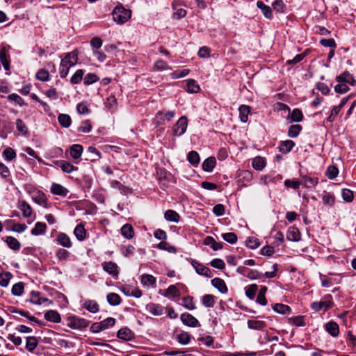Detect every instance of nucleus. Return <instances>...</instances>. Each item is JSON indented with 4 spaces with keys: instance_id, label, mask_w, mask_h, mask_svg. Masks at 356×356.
Masks as SVG:
<instances>
[{
    "instance_id": "1",
    "label": "nucleus",
    "mask_w": 356,
    "mask_h": 356,
    "mask_svg": "<svg viewBox=\"0 0 356 356\" xmlns=\"http://www.w3.org/2000/svg\"><path fill=\"white\" fill-rule=\"evenodd\" d=\"M78 54L79 52L76 49L71 52L65 54L60 64V76L61 78H65L69 73L70 69L77 63Z\"/></svg>"
},
{
    "instance_id": "2",
    "label": "nucleus",
    "mask_w": 356,
    "mask_h": 356,
    "mask_svg": "<svg viewBox=\"0 0 356 356\" xmlns=\"http://www.w3.org/2000/svg\"><path fill=\"white\" fill-rule=\"evenodd\" d=\"M113 19L118 24H124L127 22L131 16V10L125 8L122 5L115 6L112 13Z\"/></svg>"
},
{
    "instance_id": "3",
    "label": "nucleus",
    "mask_w": 356,
    "mask_h": 356,
    "mask_svg": "<svg viewBox=\"0 0 356 356\" xmlns=\"http://www.w3.org/2000/svg\"><path fill=\"white\" fill-rule=\"evenodd\" d=\"M89 321L76 316H71L67 318V326L74 330H83L89 325Z\"/></svg>"
},
{
    "instance_id": "4",
    "label": "nucleus",
    "mask_w": 356,
    "mask_h": 356,
    "mask_svg": "<svg viewBox=\"0 0 356 356\" xmlns=\"http://www.w3.org/2000/svg\"><path fill=\"white\" fill-rule=\"evenodd\" d=\"M188 127V119L186 116H181L175 124L172 134L174 136H181L184 134Z\"/></svg>"
},
{
    "instance_id": "5",
    "label": "nucleus",
    "mask_w": 356,
    "mask_h": 356,
    "mask_svg": "<svg viewBox=\"0 0 356 356\" xmlns=\"http://www.w3.org/2000/svg\"><path fill=\"white\" fill-rule=\"evenodd\" d=\"M192 266L195 268L196 273L199 275H204L207 277L213 276L212 272L208 267L205 266L199 261L192 259L191 261Z\"/></svg>"
},
{
    "instance_id": "6",
    "label": "nucleus",
    "mask_w": 356,
    "mask_h": 356,
    "mask_svg": "<svg viewBox=\"0 0 356 356\" xmlns=\"http://www.w3.org/2000/svg\"><path fill=\"white\" fill-rule=\"evenodd\" d=\"M102 268L107 273L111 275L114 278H118L119 275V267L113 261H105L102 264Z\"/></svg>"
},
{
    "instance_id": "7",
    "label": "nucleus",
    "mask_w": 356,
    "mask_h": 356,
    "mask_svg": "<svg viewBox=\"0 0 356 356\" xmlns=\"http://www.w3.org/2000/svg\"><path fill=\"white\" fill-rule=\"evenodd\" d=\"M180 319L183 324L188 327H195L200 325L198 320L187 312L181 314Z\"/></svg>"
},
{
    "instance_id": "8",
    "label": "nucleus",
    "mask_w": 356,
    "mask_h": 356,
    "mask_svg": "<svg viewBox=\"0 0 356 356\" xmlns=\"http://www.w3.org/2000/svg\"><path fill=\"white\" fill-rule=\"evenodd\" d=\"M300 177V185H303L305 188L314 187L318 183V177H310L307 175H302L301 172Z\"/></svg>"
},
{
    "instance_id": "9",
    "label": "nucleus",
    "mask_w": 356,
    "mask_h": 356,
    "mask_svg": "<svg viewBox=\"0 0 356 356\" xmlns=\"http://www.w3.org/2000/svg\"><path fill=\"white\" fill-rule=\"evenodd\" d=\"M332 306L333 302L332 300L314 302L311 304V308L316 312H319L323 309L324 311H327L331 309Z\"/></svg>"
},
{
    "instance_id": "10",
    "label": "nucleus",
    "mask_w": 356,
    "mask_h": 356,
    "mask_svg": "<svg viewBox=\"0 0 356 356\" xmlns=\"http://www.w3.org/2000/svg\"><path fill=\"white\" fill-rule=\"evenodd\" d=\"M117 337L123 341H131L135 338L134 332L129 328L125 327L118 330Z\"/></svg>"
},
{
    "instance_id": "11",
    "label": "nucleus",
    "mask_w": 356,
    "mask_h": 356,
    "mask_svg": "<svg viewBox=\"0 0 356 356\" xmlns=\"http://www.w3.org/2000/svg\"><path fill=\"white\" fill-rule=\"evenodd\" d=\"M122 291L127 296H133L135 298H140L143 295L142 291L138 288L131 286H124Z\"/></svg>"
},
{
    "instance_id": "12",
    "label": "nucleus",
    "mask_w": 356,
    "mask_h": 356,
    "mask_svg": "<svg viewBox=\"0 0 356 356\" xmlns=\"http://www.w3.org/2000/svg\"><path fill=\"white\" fill-rule=\"evenodd\" d=\"M180 3L178 2L174 1L172 4V8L175 10L173 13V18L176 19H180L186 17L187 14V11L185 9L180 8Z\"/></svg>"
},
{
    "instance_id": "13",
    "label": "nucleus",
    "mask_w": 356,
    "mask_h": 356,
    "mask_svg": "<svg viewBox=\"0 0 356 356\" xmlns=\"http://www.w3.org/2000/svg\"><path fill=\"white\" fill-rule=\"evenodd\" d=\"M56 241L58 243L63 247L70 248L72 246V243L70 237L63 232H60L56 236Z\"/></svg>"
},
{
    "instance_id": "14",
    "label": "nucleus",
    "mask_w": 356,
    "mask_h": 356,
    "mask_svg": "<svg viewBox=\"0 0 356 356\" xmlns=\"http://www.w3.org/2000/svg\"><path fill=\"white\" fill-rule=\"evenodd\" d=\"M50 191L52 194L63 197H66L69 193V191L66 188L56 183L52 184Z\"/></svg>"
},
{
    "instance_id": "15",
    "label": "nucleus",
    "mask_w": 356,
    "mask_h": 356,
    "mask_svg": "<svg viewBox=\"0 0 356 356\" xmlns=\"http://www.w3.org/2000/svg\"><path fill=\"white\" fill-rule=\"evenodd\" d=\"M17 208L22 212L24 218H29L32 214V208L25 200H19Z\"/></svg>"
},
{
    "instance_id": "16",
    "label": "nucleus",
    "mask_w": 356,
    "mask_h": 356,
    "mask_svg": "<svg viewBox=\"0 0 356 356\" xmlns=\"http://www.w3.org/2000/svg\"><path fill=\"white\" fill-rule=\"evenodd\" d=\"M55 163L60 167L63 172L65 173H71L73 171L77 170L78 167L73 165L71 163L65 161H56Z\"/></svg>"
},
{
    "instance_id": "17",
    "label": "nucleus",
    "mask_w": 356,
    "mask_h": 356,
    "mask_svg": "<svg viewBox=\"0 0 356 356\" xmlns=\"http://www.w3.org/2000/svg\"><path fill=\"white\" fill-rule=\"evenodd\" d=\"M257 6L261 10L264 17L267 19H271L273 17V10L269 6L266 5L263 1H258Z\"/></svg>"
},
{
    "instance_id": "18",
    "label": "nucleus",
    "mask_w": 356,
    "mask_h": 356,
    "mask_svg": "<svg viewBox=\"0 0 356 356\" xmlns=\"http://www.w3.org/2000/svg\"><path fill=\"white\" fill-rule=\"evenodd\" d=\"M325 330L333 337H336L339 334V325L333 321H329L325 324Z\"/></svg>"
},
{
    "instance_id": "19",
    "label": "nucleus",
    "mask_w": 356,
    "mask_h": 356,
    "mask_svg": "<svg viewBox=\"0 0 356 356\" xmlns=\"http://www.w3.org/2000/svg\"><path fill=\"white\" fill-rule=\"evenodd\" d=\"M336 80L339 83H350L352 85H355L356 83L352 74H350L349 72L345 71L339 76H337Z\"/></svg>"
},
{
    "instance_id": "20",
    "label": "nucleus",
    "mask_w": 356,
    "mask_h": 356,
    "mask_svg": "<svg viewBox=\"0 0 356 356\" xmlns=\"http://www.w3.org/2000/svg\"><path fill=\"white\" fill-rule=\"evenodd\" d=\"M0 60L6 70H10V58L7 54V49L5 47L0 49Z\"/></svg>"
},
{
    "instance_id": "21",
    "label": "nucleus",
    "mask_w": 356,
    "mask_h": 356,
    "mask_svg": "<svg viewBox=\"0 0 356 356\" xmlns=\"http://www.w3.org/2000/svg\"><path fill=\"white\" fill-rule=\"evenodd\" d=\"M33 200L35 203L40 206L45 208L48 207V200L45 194L41 191H38L36 193V194L33 197Z\"/></svg>"
},
{
    "instance_id": "22",
    "label": "nucleus",
    "mask_w": 356,
    "mask_h": 356,
    "mask_svg": "<svg viewBox=\"0 0 356 356\" xmlns=\"http://www.w3.org/2000/svg\"><path fill=\"white\" fill-rule=\"evenodd\" d=\"M301 235L299 229L294 227L289 228L286 233V238L291 241H299L300 240Z\"/></svg>"
},
{
    "instance_id": "23",
    "label": "nucleus",
    "mask_w": 356,
    "mask_h": 356,
    "mask_svg": "<svg viewBox=\"0 0 356 356\" xmlns=\"http://www.w3.org/2000/svg\"><path fill=\"white\" fill-rule=\"evenodd\" d=\"M45 320L58 323L61 322V317L60 314L56 310H49L47 311L44 316Z\"/></svg>"
},
{
    "instance_id": "24",
    "label": "nucleus",
    "mask_w": 356,
    "mask_h": 356,
    "mask_svg": "<svg viewBox=\"0 0 356 356\" xmlns=\"http://www.w3.org/2000/svg\"><path fill=\"white\" fill-rule=\"evenodd\" d=\"M212 285L216 288L220 293H227V287L225 282V281L219 277L213 278L211 280Z\"/></svg>"
},
{
    "instance_id": "25",
    "label": "nucleus",
    "mask_w": 356,
    "mask_h": 356,
    "mask_svg": "<svg viewBox=\"0 0 356 356\" xmlns=\"http://www.w3.org/2000/svg\"><path fill=\"white\" fill-rule=\"evenodd\" d=\"M204 244L210 245L211 248L216 251L223 248V243L221 242H216L213 237L208 236L204 239Z\"/></svg>"
},
{
    "instance_id": "26",
    "label": "nucleus",
    "mask_w": 356,
    "mask_h": 356,
    "mask_svg": "<svg viewBox=\"0 0 356 356\" xmlns=\"http://www.w3.org/2000/svg\"><path fill=\"white\" fill-rule=\"evenodd\" d=\"M216 165V158L210 156L205 159L202 163V169L206 172H211Z\"/></svg>"
},
{
    "instance_id": "27",
    "label": "nucleus",
    "mask_w": 356,
    "mask_h": 356,
    "mask_svg": "<svg viewBox=\"0 0 356 356\" xmlns=\"http://www.w3.org/2000/svg\"><path fill=\"white\" fill-rule=\"evenodd\" d=\"M251 108L248 105H241L238 108L239 118L242 122H246L248 120V115L250 113Z\"/></svg>"
},
{
    "instance_id": "28",
    "label": "nucleus",
    "mask_w": 356,
    "mask_h": 356,
    "mask_svg": "<svg viewBox=\"0 0 356 356\" xmlns=\"http://www.w3.org/2000/svg\"><path fill=\"white\" fill-rule=\"evenodd\" d=\"M248 327L252 330H261L266 327V323L264 321L248 320Z\"/></svg>"
},
{
    "instance_id": "29",
    "label": "nucleus",
    "mask_w": 356,
    "mask_h": 356,
    "mask_svg": "<svg viewBox=\"0 0 356 356\" xmlns=\"http://www.w3.org/2000/svg\"><path fill=\"white\" fill-rule=\"evenodd\" d=\"M83 307L91 313H97L99 310L98 303L93 300H86L83 303Z\"/></svg>"
},
{
    "instance_id": "30",
    "label": "nucleus",
    "mask_w": 356,
    "mask_h": 356,
    "mask_svg": "<svg viewBox=\"0 0 356 356\" xmlns=\"http://www.w3.org/2000/svg\"><path fill=\"white\" fill-rule=\"evenodd\" d=\"M40 292L33 291L31 293V299L30 302L35 304V305H42V303H44L47 301H49V299L47 298H41L40 297Z\"/></svg>"
},
{
    "instance_id": "31",
    "label": "nucleus",
    "mask_w": 356,
    "mask_h": 356,
    "mask_svg": "<svg viewBox=\"0 0 356 356\" xmlns=\"http://www.w3.org/2000/svg\"><path fill=\"white\" fill-rule=\"evenodd\" d=\"M295 143L291 140L282 141L279 145V150L282 154H287L291 151Z\"/></svg>"
},
{
    "instance_id": "32",
    "label": "nucleus",
    "mask_w": 356,
    "mask_h": 356,
    "mask_svg": "<svg viewBox=\"0 0 356 356\" xmlns=\"http://www.w3.org/2000/svg\"><path fill=\"white\" fill-rule=\"evenodd\" d=\"M149 312L154 316H161L164 313V307L155 303H150L147 306Z\"/></svg>"
},
{
    "instance_id": "33",
    "label": "nucleus",
    "mask_w": 356,
    "mask_h": 356,
    "mask_svg": "<svg viewBox=\"0 0 356 356\" xmlns=\"http://www.w3.org/2000/svg\"><path fill=\"white\" fill-rule=\"evenodd\" d=\"M184 89L189 93H197L200 90L199 85L194 79L187 80V83Z\"/></svg>"
},
{
    "instance_id": "34",
    "label": "nucleus",
    "mask_w": 356,
    "mask_h": 356,
    "mask_svg": "<svg viewBox=\"0 0 356 356\" xmlns=\"http://www.w3.org/2000/svg\"><path fill=\"white\" fill-rule=\"evenodd\" d=\"M121 234L124 238L131 239L134 236V230L132 225L128 223L124 225L121 228Z\"/></svg>"
},
{
    "instance_id": "35",
    "label": "nucleus",
    "mask_w": 356,
    "mask_h": 356,
    "mask_svg": "<svg viewBox=\"0 0 356 356\" xmlns=\"http://www.w3.org/2000/svg\"><path fill=\"white\" fill-rule=\"evenodd\" d=\"M74 234L79 241H83L86 237V230L84 225L81 223L77 225L74 230Z\"/></svg>"
},
{
    "instance_id": "36",
    "label": "nucleus",
    "mask_w": 356,
    "mask_h": 356,
    "mask_svg": "<svg viewBox=\"0 0 356 356\" xmlns=\"http://www.w3.org/2000/svg\"><path fill=\"white\" fill-rule=\"evenodd\" d=\"M266 159L259 156L254 158L252 162L253 168L259 171L262 170L266 166Z\"/></svg>"
},
{
    "instance_id": "37",
    "label": "nucleus",
    "mask_w": 356,
    "mask_h": 356,
    "mask_svg": "<svg viewBox=\"0 0 356 356\" xmlns=\"http://www.w3.org/2000/svg\"><path fill=\"white\" fill-rule=\"evenodd\" d=\"M83 147L81 145L74 144L70 147V156L74 159H78L83 153Z\"/></svg>"
},
{
    "instance_id": "38",
    "label": "nucleus",
    "mask_w": 356,
    "mask_h": 356,
    "mask_svg": "<svg viewBox=\"0 0 356 356\" xmlns=\"http://www.w3.org/2000/svg\"><path fill=\"white\" fill-rule=\"evenodd\" d=\"M273 309L281 314H289L291 312V309L289 306L282 303H276L273 306Z\"/></svg>"
},
{
    "instance_id": "39",
    "label": "nucleus",
    "mask_w": 356,
    "mask_h": 356,
    "mask_svg": "<svg viewBox=\"0 0 356 356\" xmlns=\"http://www.w3.org/2000/svg\"><path fill=\"white\" fill-rule=\"evenodd\" d=\"M38 345V339L36 337H28L26 340V348L33 353Z\"/></svg>"
},
{
    "instance_id": "40",
    "label": "nucleus",
    "mask_w": 356,
    "mask_h": 356,
    "mask_svg": "<svg viewBox=\"0 0 356 356\" xmlns=\"http://www.w3.org/2000/svg\"><path fill=\"white\" fill-rule=\"evenodd\" d=\"M191 338L192 337L188 332L182 331L180 334H177L176 339L179 343L187 345L191 342Z\"/></svg>"
},
{
    "instance_id": "41",
    "label": "nucleus",
    "mask_w": 356,
    "mask_h": 356,
    "mask_svg": "<svg viewBox=\"0 0 356 356\" xmlns=\"http://www.w3.org/2000/svg\"><path fill=\"white\" fill-rule=\"evenodd\" d=\"M5 241L10 249L15 251H17L20 249V243L15 237L10 236H6Z\"/></svg>"
},
{
    "instance_id": "42",
    "label": "nucleus",
    "mask_w": 356,
    "mask_h": 356,
    "mask_svg": "<svg viewBox=\"0 0 356 356\" xmlns=\"http://www.w3.org/2000/svg\"><path fill=\"white\" fill-rule=\"evenodd\" d=\"M87 151L91 154L90 156L88 159H87V160H90L92 162H95L99 160L102 158L101 152L93 146L88 147Z\"/></svg>"
},
{
    "instance_id": "43",
    "label": "nucleus",
    "mask_w": 356,
    "mask_h": 356,
    "mask_svg": "<svg viewBox=\"0 0 356 356\" xmlns=\"http://www.w3.org/2000/svg\"><path fill=\"white\" fill-rule=\"evenodd\" d=\"M164 218L168 221L178 222L180 216L177 212L174 210L168 209L164 213Z\"/></svg>"
},
{
    "instance_id": "44",
    "label": "nucleus",
    "mask_w": 356,
    "mask_h": 356,
    "mask_svg": "<svg viewBox=\"0 0 356 356\" xmlns=\"http://www.w3.org/2000/svg\"><path fill=\"white\" fill-rule=\"evenodd\" d=\"M47 225L44 222H38L34 228L31 229V234L38 236L45 233Z\"/></svg>"
},
{
    "instance_id": "45",
    "label": "nucleus",
    "mask_w": 356,
    "mask_h": 356,
    "mask_svg": "<svg viewBox=\"0 0 356 356\" xmlns=\"http://www.w3.org/2000/svg\"><path fill=\"white\" fill-rule=\"evenodd\" d=\"M108 302L113 306L118 305L121 303L122 299L120 296L115 293H109L106 296Z\"/></svg>"
},
{
    "instance_id": "46",
    "label": "nucleus",
    "mask_w": 356,
    "mask_h": 356,
    "mask_svg": "<svg viewBox=\"0 0 356 356\" xmlns=\"http://www.w3.org/2000/svg\"><path fill=\"white\" fill-rule=\"evenodd\" d=\"M181 305L188 310H194L196 307L193 302V297L191 296H185L181 299Z\"/></svg>"
},
{
    "instance_id": "47",
    "label": "nucleus",
    "mask_w": 356,
    "mask_h": 356,
    "mask_svg": "<svg viewBox=\"0 0 356 356\" xmlns=\"http://www.w3.org/2000/svg\"><path fill=\"white\" fill-rule=\"evenodd\" d=\"M288 118L291 120V122H301L303 119L302 112L299 108H295L292 111Z\"/></svg>"
},
{
    "instance_id": "48",
    "label": "nucleus",
    "mask_w": 356,
    "mask_h": 356,
    "mask_svg": "<svg viewBox=\"0 0 356 356\" xmlns=\"http://www.w3.org/2000/svg\"><path fill=\"white\" fill-rule=\"evenodd\" d=\"M164 296L168 298H177L180 296V291L175 285H170L164 293Z\"/></svg>"
},
{
    "instance_id": "49",
    "label": "nucleus",
    "mask_w": 356,
    "mask_h": 356,
    "mask_svg": "<svg viewBox=\"0 0 356 356\" xmlns=\"http://www.w3.org/2000/svg\"><path fill=\"white\" fill-rule=\"evenodd\" d=\"M84 70L82 69L77 70L72 75L70 82L73 85L79 84L83 79Z\"/></svg>"
},
{
    "instance_id": "50",
    "label": "nucleus",
    "mask_w": 356,
    "mask_h": 356,
    "mask_svg": "<svg viewBox=\"0 0 356 356\" xmlns=\"http://www.w3.org/2000/svg\"><path fill=\"white\" fill-rule=\"evenodd\" d=\"M188 162L194 166H197L200 161L199 154L196 151H191L187 155Z\"/></svg>"
},
{
    "instance_id": "51",
    "label": "nucleus",
    "mask_w": 356,
    "mask_h": 356,
    "mask_svg": "<svg viewBox=\"0 0 356 356\" xmlns=\"http://www.w3.org/2000/svg\"><path fill=\"white\" fill-rule=\"evenodd\" d=\"M141 283L145 286H154L156 284V278L149 274H143L141 276Z\"/></svg>"
},
{
    "instance_id": "52",
    "label": "nucleus",
    "mask_w": 356,
    "mask_h": 356,
    "mask_svg": "<svg viewBox=\"0 0 356 356\" xmlns=\"http://www.w3.org/2000/svg\"><path fill=\"white\" fill-rule=\"evenodd\" d=\"M59 124L65 128H67L71 125L72 120L67 114H60L58 117Z\"/></svg>"
},
{
    "instance_id": "53",
    "label": "nucleus",
    "mask_w": 356,
    "mask_h": 356,
    "mask_svg": "<svg viewBox=\"0 0 356 356\" xmlns=\"http://www.w3.org/2000/svg\"><path fill=\"white\" fill-rule=\"evenodd\" d=\"M257 291V284H252L245 288V295L250 300H253L255 298V295Z\"/></svg>"
},
{
    "instance_id": "54",
    "label": "nucleus",
    "mask_w": 356,
    "mask_h": 356,
    "mask_svg": "<svg viewBox=\"0 0 356 356\" xmlns=\"http://www.w3.org/2000/svg\"><path fill=\"white\" fill-rule=\"evenodd\" d=\"M309 49H306L303 53L296 55L293 59L288 60L286 65H295L301 62L308 54Z\"/></svg>"
},
{
    "instance_id": "55",
    "label": "nucleus",
    "mask_w": 356,
    "mask_h": 356,
    "mask_svg": "<svg viewBox=\"0 0 356 356\" xmlns=\"http://www.w3.org/2000/svg\"><path fill=\"white\" fill-rule=\"evenodd\" d=\"M99 80V76L94 73H88L83 78V83L86 86L91 85Z\"/></svg>"
},
{
    "instance_id": "56",
    "label": "nucleus",
    "mask_w": 356,
    "mask_h": 356,
    "mask_svg": "<svg viewBox=\"0 0 356 356\" xmlns=\"http://www.w3.org/2000/svg\"><path fill=\"white\" fill-rule=\"evenodd\" d=\"M16 127L17 131L23 136H27L29 134V129L22 120L17 119L16 120Z\"/></svg>"
},
{
    "instance_id": "57",
    "label": "nucleus",
    "mask_w": 356,
    "mask_h": 356,
    "mask_svg": "<svg viewBox=\"0 0 356 356\" xmlns=\"http://www.w3.org/2000/svg\"><path fill=\"white\" fill-rule=\"evenodd\" d=\"M115 319L113 317H108L100 322H99L102 330L108 329L115 324Z\"/></svg>"
},
{
    "instance_id": "58",
    "label": "nucleus",
    "mask_w": 356,
    "mask_h": 356,
    "mask_svg": "<svg viewBox=\"0 0 356 356\" xmlns=\"http://www.w3.org/2000/svg\"><path fill=\"white\" fill-rule=\"evenodd\" d=\"M302 127L300 124L291 125L289 128L288 136L291 138H296L301 131Z\"/></svg>"
},
{
    "instance_id": "59",
    "label": "nucleus",
    "mask_w": 356,
    "mask_h": 356,
    "mask_svg": "<svg viewBox=\"0 0 356 356\" xmlns=\"http://www.w3.org/2000/svg\"><path fill=\"white\" fill-rule=\"evenodd\" d=\"M12 277L13 275L10 272L0 273V285L3 287L7 286Z\"/></svg>"
},
{
    "instance_id": "60",
    "label": "nucleus",
    "mask_w": 356,
    "mask_h": 356,
    "mask_svg": "<svg viewBox=\"0 0 356 356\" xmlns=\"http://www.w3.org/2000/svg\"><path fill=\"white\" fill-rule=\"evenodd\" d=\"M49 73L45 69H40L36 74L35 77L38 80L41 81H47L49 80Z\"/></svg>"
},
{
    "instance_id": "61",
    "label": "nucleus",
    "mask_w": 356,
    "mask_h": 356,
    "mask_svg": "<svg viewBox=\"0 0 356 356\" xmlns=\"http://www.w3.org/2000/svg\"><path fill=\"white\" fill-rule=\"evenodd\" d=\"M339 170L335 165H330L327 168L325 175L330 179H334L337 177Z\"/></svg>"
},
{
    "instance_id": "62",
    "label": "nucleus",
    "mask_w": 356,
    "mask_h": 356,
    "mask_svg": "<svg viewBox=\"0 0 356 356\" xmlns=\"http://www.w3.org/2000/svg\"><path fill=\"white\" fill-rule=\"evenodd\" d=\"M3 156L5 160L10 161L16 157V152L11 147H6L3 152Z\"/></svg>"
},
{
    "instance_id": "63",
    "label": "nucleus",
    "mask_w": 356,
    "mask_h": 356,
    "mask_svg": "<svg viewBox=\"0 0 356 356\" xmlns=\"http://www.w3.org/2000/svg\"><path fill=\"white\" fill-rule=\"evenodd\" d=\"M202 304L206 307H213L215 305L214 296L211 294L204 295L202 297Z\"/></svg>"
},
{
    "instance_id": "64",
    "label": "nucleus",
    "mask_w": 356,
    "mask_h": 356,
    "mask_svg": "<svg viewBox=\"0 0 356 356\" xmlns=\"http://www.w3.org/2000/svg\"><path fill=\"white\" fill-rule=\"evenodd\" d=\"M135 247L132 245H124L120 249L122 254L125 257H129L132 256L135 252Z\"/></svg>"
}]
</instances>
